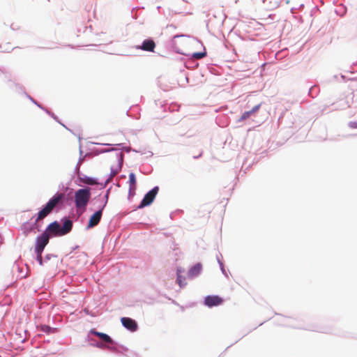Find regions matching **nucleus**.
Segmentation results:
<instances>
[{"label":"nucleus","instance_id":"nucleus-1","mask_svg":"<svg viewBox=\"0 0 357 357\" xmlns=\"http://www.w3.org/2000/svg\"><path fill=\"white\" fill-rule=\"evenodd\" d=\"M63 198V195L62 193L56 194L53 196L47 204L37 214L36 218L35 220V222L33 225H31L29 222H25L22 225V230L25 236L29 235L35 228H38V223L43 220L45 217H47L53 209L58 205V204L62 200Z\"/></svg>","mask_w":357,"mask_h":357},{"label":"nucleus","instance_id":"nucleus-2","mask_svg":"<svg viewBox=\"0 0 357 357\" xmlns=\"http://www.w3.org/2000/svg\"><path fill=\"white\" fill-rule=\"evenodd\" d=\"M91 198L89 188L77 190L75 192V204L77 209H85Z\"/></svg>","mask_w":357,"mask_h":357},{"label":"nucleus","instance_id":"nucleus-3","mask_svg":"<svg viewBox=\"0 0 357 357\" xmlns=\"http://www.w3.org/2000/svg\"><path fill=\"white\" fill-rule=\"evenodd\" d=\"M50 236L46 233H43L41 236H38L36 241L35 252L36 253L40 254L43 252L44 248L49 243Z\"/></svg>","mask_w":357,"mask_h":357},{"label":"nucleus","instance_id":"nucleus-4","mask_svg":"<svg viewBox=\"0 0 357 357\" xmlns=\"http://www.w3.org/2000/svg\"><path fill=\"white\" fill-rule=\"evenodd\" d=\"M158 187L155 186L148 193H146L144 197L143 198L139 208H143L151 204L153 202L156 195L158 194Z\"/></svg>","mask_w":357,"mask_h":357},{"label":"nucleus","instance_id":"nucleus-5","mask_svg":"<svg viewBox=\"0 0 357 357\" xmlns=\"http://www.w3.org/2000/svg\"><path fill=\"white\" fill-rule=\"evenodd\" d=\"M223 302V298L217 295L207 296L204 298V304L209 307L220 305Z\"/></svg>","mask_w":357,"mask_h":357},{"label":"nucleus","instance_id":"nucleus-6","mask_svg":"<svg viewBox=\"0 0 357 357\" xmlns=\"http://www.w3.org/2000/svg\"><path fill=\"white\" fill-rule=\"evenodd\" d=\"M44 233H46L50 236L51 234L54 236H62L61 234V226L56 221L50 224Z\"/></svg>","mask_w":357,"mask_h":357},{"label":"nucleus","instance_id":"nucleus-7","mask_svg":"<svg viewBox=\"0 0 357 357\" xmlns=\"http://www.w3.org/2000/svg\"><path fill=\"white\" fill-rule=\"evenodd\" d=\"M121 321L123 326L130 331H135L137 329L136 321L131 318L122 317Z\"/></svg>","mask_w":357,"mask_h":357},{"label":"nucleus","instance_id":"nucleus-8","mask_svg":"<svg viewBox=\"0 0 357 357\" xmlns=\"http://www.w3.org/2000/svg\"><path fill=\"white\" fill-rule=\"evenodd\" d=\"M102 213V208L96 211L94 214H93L89 220L87 225V228H92L96 226L100 221Z\"/></svg>","mask_w":357,"mask_h":357},{"label":"nucleus","instance_id":"nucleus-9","mask_svg":"<svg viewBox=\"0 0 357 357\" xmlns=\"http://www.w3.org/2000/svg\"><path fill=\"white\" fill-rule=\"evenodd\" d=\"M155 47V42L151 39H147L143 41L141 46H138L137 49H141L146 52H154Z\"/></svg>","mask_w":357,"mask_h":357},{"label":"nucleus","instance_id":"nucleus-10","mask_svg":"<svg viewBox=\"0 0 357 357\" xmlns=\"http://www.w3.org/2000/svg\"><path fill=\"white\" fill-rule=\"evenodd\" d=\"M91 333L92 334L95 335L96 336L98 337L99 338H100L105 342L110 343V344L113 343L112 338L108 335H107L105 333L98 332L94 330H91Z\"/></svg>","mask_w":357,"mask_h":357},{"label":"nucleus","instance_id":"nucleus-11","mask_svg":"<svg viewBox=\"0 0 357 357\" xmlns=\"http://www.w3.org/2000/svg\"><path fill=\"white\" fill-rule=\"evenodd\" d=\"M73 227V222L70 220H67L64 222L63 225L61 227V235H65L69 233Z\"/></svg>","mask_w":357,"mask_h":357},{"label":"nucleus","instance_id":"nucleus-12","mask_svg":"<svg viewBox=\"0 0 357 357\" xmlns=\"http://www.w3.org/2000/svg\"><path fill=\"white\" fill-rule=\"evenodd\" d=\"M201 270L202 265L200 264H197L190 269L188 276L191 278L196 277L200 273Z\"/></svg>","mask_w":357,"mask_h":357},{"label":"nucleus","instance_id":"nucleus-13","mask_svg":"<svg viewBox=\"0 0 357 357\" xmlns=\"http://www.w3.org/2000/svg\"><path fill=\"white\" fill-rule=\"evenodd\" d=\"M136 177L134 173L131 172L129 174V190L130 191H135L136 189Z\"/></svg>","mask_w":357,"mask_h":357},{"label":"nucleus","instance_id":"nucleus-14","mask_svg":"<svg viewBox=\"0 0 357 357\" xmlns=\"http://www.w3.org/2000/svg\"><path fill=\"white\" fill-rule=\"evenodd\" d=\"M80 181L87 185H96L97 184L96 181L91 177H88L86 176H84V177L79 178Z\"/></svg>","mask_w":357,"mask_h":357},{"label":"nucleus","instance_id":"nucleus-15","mask_svg":"<svg viewBox=\"0 0 357 357\" xmlns=\"http://www.w3.org/2000/svg\"><path fill=\"white\" fill-rule=\"evenodd\" d=\"M185 278L184 276H182L179 274V273H177V282L181 287H183L185 285Z\"/></svg>","mask_w":357,"mask_h":357},{"label":"nucleus","instance_id":"nucleus-16","mask_svg":"<svg viewBox=\"0 0 357 357\" xmlns=\"http://www.w3.org/2000/svg\"><path fill=\"white\" fill-rule=\"evenodd\" d=\"M206 53L204 52H196L192 54V57L197 59H200L206 56Z\"/></svg>","mask_w":357,"mask_h":357},{"label":"nucleus","instance_id":"nucleus-17","mask_svg":"<svg viewBox=\"0 0 357 357\" xmlns=\"http://www.w3.org/2000/svg\"><path fill=\"white\" fill-rule=\"evenodd\" d=\"M252 114V112L247 111L245 112L241 116L240 120L243 121L248 119Z\"/></svg>","mask_w":357,"mask_h":357},{"label":"nucleus","instance_id":"nucleus-18","mask_svg":"<svg viewBox=\"0 0 357 357\" xmlns=\"http://www.w3.org/2000/svg\"><path fill=\"white\" fill-rule=\"evenodd\" d=\"M42 253L43 252H40V254L36 253V255H37V260L39 262V264L40 266H42L43 264V259H42Z\"/></svg>","mask_w":357,"mask_h":357},{"label":"nucleus","instance_id":"nucleus-19","mask_svg":"<svg viewBox=\"0 0 357 357\" xmlns=\"http://www.w3.org/2000/svg\"><path fill=\"white\" fill-rule=\"evenodd\" d=\"M260 106V104L255 106L250 112H252V114L257 112L259 109Z\"/></svg>","mask_w":357,"mask_h":357},{"label":"nucleus","instance_id":"nucleus-20","mask_svg":"<svg viewBox=\"0 0 357 357\" xmlns=\"http://www.w3.org/2000/svg\"><path fill=\"white\" fill-rule=\"evenodd\" d=\"M350 125V127L353 128H357V123L356 122H351L349 123Z\"/></svg>","mask_w":357,"mask_h":357},{"label":"nucleus","instance_id":"nucleus-21","mask_svg":"<svg viewBox=\"0 0 357 357\" xmlns=\"http://www.w3.org/2000/svg\"><path fill=\"white\" fill-rule=\"evenodd\" d=\"M117 174L116 171L112 172L111 173V178L114 177Z\"/></svg>","mask_w":357,"mask_h":357},{"label":"nucleus","instance_id":"nucleus-22","mask_svg":"<svg viewBox=\"0 0 357 357\" xmlns=\"http://www.w3.org/2000/svg\"><path fill=\"white\" fill-rule=\"evenodd\" d=\"M184 36H185L184 35L175 36L174 37V40H176V38H180V37H184Z\"/></svg>","mask_w":357,"mask_h":357},{"label":"nucleus","instance_id":"nucleus-23","mask_svg":"<svg viewBox=\"0 0 357 357\" xmlns=\"http://www.w3.org/2000/svg\"><path fill=\"white\" fill-rule=\"evenodd\" d=\"M2 243L1 241V237L0 236V244Z\"/></svg>","mask_w":357,"mask_h":357}]
</instances>
